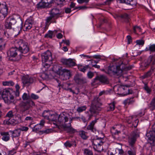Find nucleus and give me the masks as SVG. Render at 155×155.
<instances>
[{
	"label": "nucleus",
	"mask_w": 155,
	"mask_h": 155,
	"mask_svg": "<svg viewBox=\"0 0 155 155\" xmlns=\"http://www.w3.org/2000/svg\"><path fill=\"white\" fill-rule=\"evenodd\" d=\"M48 120L50 121H55L58 118V122L59 124L58 128L59 129L63 128L68 132L74 133L75 130L71 127L72 120L70 118L69 115L65 113L61 114L58 117L56 114H51Z\"/></svg>",
	"instance_id": "obj_1"
},
{
	"label": "nucleus",
	"mask_w": 155,
	"mask_h": 155,
	"mask_svg": "<svg viewBox=\"0 0 155 155\" xmlns=\"http://www.w3.org/2000/svg\"><path fill=\"white\" fill-rule=\"evenodd\" d=\"M22 22L20 17L18 18L14 17L9 18H6L5 23V27L9 29H13L19 33L20 31L22 28Z\"/></svg>",
	"instance_id": "obj_2"
},
{
	"label": "nucleus",
	"mask_w": 155,
	"mask_h": 155,
	"mask_svg": "<svg viewBox=\"0 0 155 155\" xmlns=\"http://www.w3.org/2000/svg\"><path fill=\"white\" fill-rule=\"evenodd\" d=\"M14 95V92H11L8 89L0 88V98H2L8 104H15Z\"/></svg>",
	"instance_id": "obj_3"
},
{
	"label": "nucleus",
	"mask_w": 155,
	"mask_h": 155,
	"mask_svg": "<svg viewBox=\"0 0 155 155\" xmlns=\"http://www.w3.org/2000/svg\"><path fill=\"white\" fill-rule=\"evenodd\" d=\"M43 62V70L46 71V69L48 68L52 64V58L51 52L48 50L46 52L41 55Z\"/></svg>",
	"instance_id": "obj_4"
},
{
	"label": "nucleus",
	"mask_w": 155,
	"mask_h": 155,
	"mask_svg": "<svg viewBox=\"0 0 155 155\" xmlns=\"http://www.w3.org/2000/svg\"><path fill=\"white\" fill-rule=\"evenodd\" d=\"M100 99L97 97H95L92 101L91 106L90 109L91 114L90 115L89 118H91L95 114H98L99 111L101 110L100 106L101 104L99 101Z\"/></svg>",
	"instance_id": "obj_5"
},
{
	"label": "nucleus",
	"mask_w": 155,
	"mask_h": 155,
	"mask_svg": "<svg viewBox=\"0 0 155 155\" xmlns=\"http://www.w3.org/2000/svg\"><path fill=\"white\" fill-rule=\"evenodd\" d=\"M35 105L34 102L32 100L23 101L20 104L21 111L22 113H29L31 107Z\"/></svg>",
	"instance_id": "obj_6"
},
{
	"label": "nucleus",
	"mask_w": 155,
	"mask_h": 155,
	"mask_svg": "<svg viewBox=\"0 0 155 155\" xmlns=\"http://www.w3.org/2000/svg\"><path fill=\"white\" fill-rule=\"evenodd\" d=\"M25 49H10L7 52V55L9 57L8 60L12 61L16 60L15 57L18 55H20L19 52H21Z\"/></svg>",
	"instance_id": "obj_7"
},
{
	"label": "nucleus",
	"mask_w": 155,
	"mask_h": 155,
	"mask_svg": "<svg viewBox=\"0 0 155 155\" xmlns=\"http://www.w3.org/2000/svg\"><path fill=\"white\" fill-rule=\"evenodd\" d=\"M139 136V132L135 130L131 134L128 138V142L129 144V148H135L134 144L136 140V138Z\"/></svg>",
	"instance_id": "obj_8"
},
{
	"label": "nucleus",
	"mask_w": 155,
	"mask_h": 155,
	"mask_svg": "<svg viewBox=\"0 0 155 155\" xmlns=\"http://www.w3.org/2000/svg\"><path fill=\"white\" fill-rule=\"evenodd\" d=\"M103 139L101 138H98L95 139L93 141V148L96 151L100 152L103 150L102 145L103 144Z\"/></svg>",
	"instance_id": "obj_9"
},
{
	"label": "nucleus",
	"mask_w": 155,
	"mask_h": 155,
	"mask_svg": "<svg viewBox=\"0 0 155 155\" xmlns=\"http://www.w3.org/2000/svg\"><path fill=\"white\" fill-rule=\"evenodd\" d=\"M98 81L104 84H107L109 82L108 79L106 76L104 75H99L97 76L94 79L92 82V84L94 85L97 84Z\"/></svg>",
	"instance_id": "obj_10"
},
{
	"label": "nucleus",
	"mask_w": 155,
	"mask_h": 155,
	"mask_svg": "<svg viewBox=\"0 0 155 155\" xmlns=\"http://www.w3.org/2000/svg\"><path fill=\"white\" fill-rule=\"evenodd\" d=\"M146 138L151 146L155 145V132L154 131H147L146 134Z\"/></svg>",
	"instance_id": "obj_11"
},
{
	"label": "nucleus",
	"mask_w": 155,
	"mask_h": 155,
	"mask_svg": "<svg viewBox=\"0 0 155 155\" xmlns=\"http://www.w3.org/2000/svg\"><path fill=\"white\" fill-rule=\"evenodd\" d=\"M58 75L63 80H67L71 77V73L68 70L62 68Z\"/></svg>",
	"instance_id": "obj_12"
},
{
	"label": "nucleus",
	"mask_w": 155,
	"mask_h": 155,
	"mask_svg": "<svg viewBox=\"0 0 155 155\" xmlns=\"http://www.w3.org/2000/svg\"><path fill=\"white\" fill-rule=\"evenodd\" d=\"M8 10L7 5L5 2H4L2 5L0 11V19H3L7 15Z\"/></svg>",
	"instance_id": "obj_13"
},
{
	"label": "nucleus",
	"mask_w": 155,
	"mask_h": 155,
	"mask_svg": "<svg viewBox=\"0 0 155 155\" xmlns=\"http://www.w3.org/2000/svg\"><path fill=\"white\" fill-rule=\"evenodd\" d=\"M53 2L54 0H41V2L38 4V8H45L50 7Z\"/></svg>",
	"instance_id": "obj_14"
},
{
	"label": "nucleus",
	"mask_w": 155,
	"mask_h": 155,
	"mask_svg": "<svg viewBox=\"0 0 155 155\" xmlns=\"http://www.w3.org/2000/svg\"><path fill=\"white\" fill-rule=\"evenodd\" d=\"M61 62L67 67H71L76 64L74 60L72 59H68L63 58L61 59Z\"/></svg>",
	"instance_id": "obj_15"
},
{
	"label": "nucleus",
	"mask_w": 155,
	"mask_h": 155,
	"mask_svg": "<svg viewBox=\"0 0 155 155\" xmlns=\"http://www.w3.org/2000/svg\"><path fill=\"white\" fill-rule=\"evenodd\" d=\"M35 80V78H32L29 76H26L23 78V83L25 84L29 85L32 83Z\"/></svg>",
	"instance_id": "obj_16"
},
{
	"label": "nucleus",
	"mask_w": 155,
	"mask_h": 155,
	"mask_svg": "<svg viewBox=\"0 0 155 155\" xmlns=\"http://www.w3.org/2000/svg\"><path fill=\"white\" fill-rule=\"evenodd\" d=\"M117 66H112L111 67H109L108 70L112 72L114 74H117L119 75L121 74V71L119 70L118 68H117Z\"/></svg>",
	"instance_id": "obj_17"
},
{
	"label": "nucleus",
	"mask_w": 155,
	"mask_h": 155,
	"mask_svg": "<svg viewBox=\"0 0 155 155\" xmlns=\"http://www.w3.org/2000/svg\"><path fill=\"white\" fill-rule=\"evenodd\" d=\"M33 21L32 19H28L25 22L24 27L25 28V31H27L30 29L32 26Z\"/></svg>",
	"instance_id": "obj_18"
},
{
	"label": "nucleus",
	"mask_w": 155,
	"mask_h": 155,
	"mask_svg": "<svg viewBox=\"0 0 155 155\" xmlns=\"http://www.w3.org/2000/svg\"><path fill=\"white\" fill-rule=\"evenodd\" d=\"M50 13L55 17L56 18H57L61 14L59 10L57 8L51 9L50 11Z\"/></svg>",
	"instance_id": "obj_19"
},
{
	"label": "nucleus",
	"mask_w": 155,
	"mask_h": 155,
	"mask_svg": "<svg viewBox=\"0 0 155 155\" xmlns=\"http://www.w3.org/2000/svg\"><path fill=\"white\" fill-rule=\"evenodd\" d=\"M155 67L154 66H152L150 69L142 76L143 78H145L150 77L152 74L155 71Z\"/></svg>",
	"instance_id": "obj_20"
},
{
	"label": "nucleus",
	"mask_w": 155,
	"mask_h": 155,
	"mask_svg": "<svg viewBox=\"0 0 155 155\" xmlns=\"http://www.w3.org/2000/svg\"><path fill=\"white\" fill-rule=\"evenodd\" d=\"M1 135L2 136V139L4 141H7L10 139V135L9 132H2L0 133Z\"/></svg>",
	"instance_id": "obj_21"
},
{
	"label": "nucleus",
	"mask_w": 155,
	"mask_h": 155,
	"mask_svg": "<svg viewBox=\"0 0 155 155\" xmlns=\"http://www.w3.org/2000/svg\"><path fill=\"white\" fill-rule=\"evenodd\" d=\"M9 132L12 134V137H16L19 136L21 133L20 130L19 128L14 131L9 130Z\"/></svg>",
	"instance_id": "obj_22"
},
{
	"label": "nucleus",
	"mask_w": 155,
	"mask_h": 155,
	"mask_svg": "<svg viewBox=\"0 0 155 155\" xmlns=\"http://www.w3.org/2000/svg\"><path fill=\"white\" fill-rule=\"evenodd\" d=\"M62 69V68L58 64L54 65L52 68V71L58 74H59Z\"/></svg>",
	"instance_id": "obj_23"
},
{
	"label": "nucleus",
	"mask_w": 155,
	"mask_h": 155,
	"mask_svg": "<svg viewBox=\"0 0 155 155\" xmlns=\"http://www.w3.org/2000/svg\"><path fill=\"white\" fill-rule=\"evenodd\" d=\"M96 122V120L92 121L87 127V129L90 130L93 132L96 131V129L94 127V126Z\"/></svg>",
	"instance_id": "obj_24"
},
{
	"label": "nucleus",
	"mask_w": 155,
	"mask_h": 155,
	"mask_svg": "<svg viewBox=\"0 0 155 155\" xmlns=\"http://www.w3.org/2000/svg\"><path fill=\"white\" fill-rule=\"evenodd\" d=\"M79 134L80 137L84 140H87L88 137L87 133L83 130L79 131Z\"/></svg>",
	"instance_id": "obj_25"
},
{
	"label": "nucleus",
	"mask_w": 155,
	"mask_h": 155,
	"mask_svg": "<svg viewBox=\"0 0 155 155\" xmlns=\"http://www.w3.org/2000/svg\"><path fill=\"white\" fill-rule=\"evenodd\" d=\"M19 46L18 48H28V44L27 42L20 41L19 42Z\"/></svg>",
	"instance_id": "obj_26"
},
{
	"label": "nucleus",
	"mask_w": 155,
	"mask_h": 155,
	"mask_svg": "<svg viewBox=\"0 0 155 155\" xmlns=\"http://www.w3.org/2000/svg\"><path fill=\"white\" fill-rule=\"evenodd\" d=\"M134 102V97H132L130 98L127 99L125 100L124 101V104L125 105L130 104H133Z\"/></svg>",
	"instance_id": "obj_27"
},
{
	"label": "nucleus",
	"mask_w": 155,
	"mask_h": 155,
	"mask_svg": "<svg viewBox=\"0 0 155 155\" xmlns=\"http://www.w3.org/2000/svg\"><path fill=\"white\" fill-rule=\"evenodd\" d=\"M153 59V57L152 56H150L148 58V59L146 61H145L144 63L143 64V66L145 67H146L148 66L151 62L152 61Z\"/></svg>",
	"instance_id": "obj_28"
},
{
	"label": "nucleus",
	"mask_w": 155,
	"mask_h": 155,
	"mask_svg": "<svg viewBox=\"0 0 155 155\" xmlns=\"http://www.w3.org/2000/svg\"><path fill=\"white\" fill-rule=\"evenodd\" d=\"M51 114L50 111L49 110H45L42 114V116L46 119L48 120Z\"/></svg>",
	"instance_id": "obj_29"
},
{
	"label": "nucleus",
	"mask_w": 155,
	"mask_h": 155,
	"mask_svg": "<svg viewBox=\"0 0 155 155\" xmlns=\"http://www.w3.org/2000/svg\"><path fill=\"white\" fill-rule=\"evenodd\" d=\"M22 99L24 101H28L29 100H31V99L30 96L29 94L26 93H24L22 96Z\"/></svg>",
	"instance_id": "obj_30"
},
{
	"label": "nucleus",
	"mask_w": 155,
	"mask_h": 155,
	"mask_svg": "<svg viewBox=\"0 0 155 155\" xmlns=\"http://www.w3.org/2000/svg\"><path fill=\"white\" fill-rule=\"evenodd\" d=\"M40 125L37 124L35 125L33 127L32 131L34 132H37L38 131L41 132L40 130L42 128V126Z\"/></svg>",
	"instance_id": "obj_31"
},
{
	"label": "nucleus",
	"mask_w": 155,
	"mask_h": 155,
	"mask_svg": "<svg viewBox=\"0 0 155 155\" xmlns=\"http://www.w3.org/2000/svg\"><path fill=\"white\" fill-rule=\"evenodd\" d=\"M130 150H128L127 153V155H136V148H130Z\"/></svg>",
	"instance_id": "obj_32"
},
{
	"label": "nucleus",
	"mask_w": 155,
	"mask_h": 155,
	"mask_svg": "<svg viewBox=\"0 0 155 155\" xmlns=\"http://www.w3.org/2000/svg\"><path fill=\"white\" fill-rule=\"evenodd\" d=\"M64 145L66 147H71L72 146L74 145L75 147L76 146V144L75 141L70 143L69 141H67L64 143Z\"/></svg>",
	"instance_id": "obj_33"
},
{
	"label": "nucleus",
	"mask_w": 155,
	"mask_h": 155,
	"mask_svg": "<svg viewBox=\"0 0 155 155\" xmlns=\"http://www.w3.org/2000/svg\"><path fill=\"white\" fill-rule=\"evenodd\" d=\"M88 65L86 66H82L80 65H78V69L81 71L84 72L88 68Z\"/></svg>",
	"instance_id": "obj_34"
},
{
	"label": "nucleus",
	"mask_w": 155,
	"mask_h": 155,
	"mask_svg": "<svg viewBox=\"0 0 155 155\" xmlns=\"http://www.w3.org/2000/svg\"><path fill=\"white\" fill-rule=\"evenodd\" d=\"M52 32H52V31H48V33L45 35V38H52L54 36Z\"/></svg>",
	"instance_id": "obj_35"
},
{
	"label": "nucleus",
	"mask_w": 155,
	"mask_h": 155,
	"mask_svg": "<svg viewBox=\"0 0 155 155\" xmlns=\"http://www.w3.org/2000/svg\"><path fill=\"white\" fill-rule=\"evenodd\" d=\"M126 65L123 63H121L120 65L117 66V68H118L119 70H121V74L123 71H124Z\"/></svg>",
	"instance_id": "obj_36"
},
{
	"label": "nucleus",
	"mask_w": 155,
	"mask_h": 155,
	"mask_svg": "<svg viewBox=\"0 0 155 155\" xmlns=\"http://www.w3.org/2000/svg\"><path fill=\"white\" fill-rule=\"evenodd\" d=\"M111 132L113 134L116 135L120 133V131L115 129V128L114 127H112L110 130Z\"/></svg>",
	"instance_id": "obj_37"
},
{
	"label": "nucleus",
	"mask_w": 155,
	"mask_h": 155,
	"mask_svg": "<svg viewBox=\"0 0 155 155\" xmlns=\"http://www.w3.org/2000/svg\"><path fill=\"white\" fill-rule=\"evenodd\" d=\"M14 83L12 81H5L3 82V85L6 86H13L14 85Z\"/></svg>",
	"instance_id": "obj_38"
},
{
	"label": "nucleus",
	"mask_w": 155,
	"mask_h": 155,
	"mask_svg": "<svg viewBox=\"0 0 155 155\" xmlns=\"http://www.w3.org/2000/svg\"><path fill=\"white\" fill-rule=\"evenodd\" d=\"M136 45L143 46L144 43V41L143 40L140 39L136 41Z\"/></svg>",
	"instance_id": "obj_39"
},
{
	"label": "nucleus",
	"mask_w": 155,
	"mask_h": 155,
	"mask_svg": "<svg viewBox=\"0 0 155 155\" xmlns=\"http://www.w3.org/2000/svg\"><path fill=\"white\" fill-rule=\"evenodd\" d=\"M133 29L134 30V32L135 33H136L137 31H138L140 32L141 31V28L139 26H137V25L134 26L133 27Z\"/></svg>",
	"instance_id": "obj_40"
},
{
	"label": "nucleus",
	"mask_w": 155,
	"mask_h": 155,
	"mask_svg": "<svg viewBox=\"0 0 155 155\" xmlns=\"http://www.w3.org/2000/svg\"><path fill=\"white\" fill-rule=\"evenodd\" d=\"M52 131L51 129H48L43 130L41 131L42 134H46L51 133Z\"/></svg>",
	"instance_id": "obj_41"
},
{
	"label": "nucleus",
	"mask_w": 155,
	"mask_h": 155,
	"mask_svg": "<svg viewBox=\"0 0 155 155\" xmlns=\"http://www.w3.org/2000/svg\"><path fill=\"white\" fill-rule=\"evenodd\" d=\"M86 108L87 107L85 106L79 107H78V112H81L85 110Z\"/></svg>",
	"instance_id": "obj_42"
},
{
	"label": "nucleus",
	"mask_w": 155,
	"mask_h": 155,
	"mask_svg": "<svg viewBox=\"0 0 155 155\" xmlns=\"http://www.w3.org/2000/svg\"><path fill=\"white\" fill-rule=\"evenodd\" d=\"M84 152L86 155H93L92 151L87 149H84Z\"/></svg>",
	"instance_id": "obj_43"
},
{
	"label": "nucleus",
	"mask_w": 155,
	"mask_h": 155,
	"mask_svg": "<svg viewBox=\"0 0 155 155\" xmlns=\"http://www.w3.org/2000/svg\"><path fill=\"white\" fill-rule=\"evenodd\" d=\"M120 17L122 18L126 19L127 22L129 21V16L127 14H124L123 15H121Z\"/></svg>",
	"instance_id": "obj_44"
},
{
	"label": "nucleus",
	"mask_w": 155,
	"mask_h": 155,
	"mask_svg": "<svg viewBox=\"0 0 155 155\" xmlns=\"http://www.w3.org/2000/svg\"><path fill=\"white\" fill-rule=\"evenodd\" d=\"M123 151L121 149H118L117 151L114 153V155H123Z\"/></svg>",
	"instance_id": "obj_45"
},
{
	"label": "nucleus",
	"mask_w": 155,
	"mask_h": 155,
	"mask_svg": "<svg viewBox=\"0 0 155 155\" xmlns=\"http://www.w3.org/2000/svg\"><path fill=\"white\" fill-rule=\"evenodd\" d=\"M134 117L133 116H130L127 117L126 118V120L128 124H131V122H132L133 119Z\"/></svg>",
	"instance_id": "obj_46"
},
{
	"label": "nucleus",
	"mask_w": 155,
	"mask_h": 155,
	"mask_svg": "<svg viewBox=\"0 0 155 155\" xmlns=\"http://www.w3.org/2000/svg\"><path fill=\"white\" fill-rule=\"evenodd\" d=\"M9 121L8 122H9L11 124H13V125H15L18 123V121L14 119H12L11 120L9 119Z\"/></svg>",
	"instance_id": "obj_47"
},
{
	"label": "nucleus",
	"mask_w": 155,
	"mask_h": 155,
	"mask_svg": "<svg viewBox=\"0 0 155 155\" xmlns=\"http://www.w3.org/2000/svg\"><path fill=\"white\" fill-rule=\"evenodd\" d=\"M86 82V81L85 79L78 78V84H83Z\"/></svg>",
	"instance_id": "obj_48"
},
{
	"label": "nucleus",
	"mask_w": 155,
	"mask_h": 155,
	"mask_svg": "<svg viewBox=\"0 0 155 155\" xmlns=\"http://www.w3.org/2000/svg\"><path fill=\"white\" fill-rule=\"evenodd\" d=\"M114 107L115 105L114 103L110 104L108 107V108H109V110L110 111L114 110Z\"/></svg>",
	"instance_id": "obj_49"
},
{
	"label": "nucleus",
	"mask_w": 155,
	"mask_h": 155,
	"mask_svg": "<svg viewBox=\"0 0 155 155\" xmlns=\"http://www.w3.org/2000/svg\"><path fill=\"white\" fill-rule=\"evenodd\" d=\"M144 88L145 90L148 93H150L151 92V90L147 86V84H145Z\"/></svg>",
	"instance_id": "obj_50"
},
{
	"label": "nucleus",
	"mask_w": 155,
	"mask_h": 155,
	"mask_svg": "<svg viewBox=\"0 0 155 155\" xmlns=\"http://www.w3.org/2000/svg\"><path fill=\"white\" fill-rule=\"evenodd\" d=\"M30 97L34 100H37L39 98V96L34 94H31Z\"/></svg>",
	"instance_id": "obj_51"
},
{
	"label": "nucleus",
	"mask_w": 155,
	"mask_h": 155,
	"mask_svg": "<svg viewBox=\"0 0 155 155\" xmlns=\"http://www.w3.org/2000/svg\"><path fill=\"white\" fill-rule=\"evenodd\" d=\"M50 16L47 17L46 19V22L48 23L50 22L53 18H55L50 13Z\"/></svg>",
	"instance_id": "obj_52"
},
{
	"label": "nucleus",
	"mask_w": 155,
	"mask_h": 155,
	"mask_svg": "<svg viewBox=\"0 0 155 155\" xmlns=\"http://www.w3.org/2000/svg\"><path fill=\"white\" fill-rule=\"evenodd\" d=\"M64 1L65 0H54V2L58 5L62 4Z\"/></svg>",
	"instance_id": "obj_53"
},
{
	"label": "nucleus",
	"mask_w": 155,
	"mask_h": 155,
	"mask_svg": "<svg viewBox=\"0 0 155 155\" xmlns=\"http://www.w3.org/2000/svg\"><path fill=\"white\" fill-rule=\"evenodd\" d=\"M6 117H13V112L12 111H9L6 114Z\"/></svg>",
	"instance_id": "obj_54"
},
{
	"label": "nucleus",
	"mask_w": 155,
	"mask_h": 155,
	"mask_svg": "<svg viewBox=\"0 0 155 155\" xmlns=\"http://www.w3.org/2000/svg\"><path fill=\"white\" fill-rule=\"evenodd\" d=\"M150 50L151 52H154L155 53V55L153 58L154 61H152V65H155V49H149Z\"/></svg>",
	"instance_id": "obj_55"
},
{
	"label": "nucleus",
	"mask_w": 155,
	"mask_h": 155,
	"mask_svg": "<svg viewBox=\"0 0 155 155\" xmlns=\"http://www.w3.org/2000/svg\"><path fill=\"white\" fill-rule=\"evenodd\" d=\"M109 93V92L107 91H101L99 93V96H101L103 94H107Z\"/></svg>",
	"instance_id": "obj_56"
},
{
	"label": "nucleus",
	"mask_w": 155,
	"mask_h": 155,
	"mask_svg": "<svg viewBox=\"0 0 155 155\" xmlns=\"http://www.w3.org/2000/svg\"><path fill=\"white\" fill-rule=\"evenodd\" d=\"M94 74L93 72L91 71H89L87 74V75L88 78H91L94 76Z\"/></svg>",
	"instance_id": "obj_57"
},
{
	"label": "nucleus",
	"mask_w": 155,
	"mask_h": 155,
	"mask_svg": "<svg viewBox=\"0 0 155 155\" xmlns=\"http://www.w3.org/2000/svg\"><path fill=\"white\" fill-rule=\"evenodd\" d=\"M75 3H74L73 2H71V4L70 5V6L71 8H73V10H74L75 9H77V7H76L74 8L75 7Z\"/></svg>",
	"instance_id": "obj_58"
},
{
	"label": "nucleus",
	"mask_w": 155,
	"mask_h": 155,
	"mask_svg": "<svg viewBox=\"0 0 155 155\" xmlns=\"http://www.w3.org/2000/svg\"><path fill=\"white\" fill-rule=\"evenodd\" d=\"M19 129L20 130L21 132V131H26L28 130V128L27 127H23L19 128Z\"/></svg>",
	"instance_id": "obj_59"
},
{
	"label": "nucleus",
	"mask_w": 155,
	"mask_h": 155,
	"mask_svg": "<svg viewBox=\"0 0 155 155\" xmlns=\"http://www.w3.org/2000/svg\"><path fill=\"white\" fill-rule=\"evenodd\" d=\"M133 67V66H127L126 65L124 71H127L130 70Z\"/></svg>",
	"instance_id": "obj_60"
},
{
	"label": "nucleus",
	"mask_w": 155,
	"mask_h": 155,
	"mask_svg": "<svg viewBox=\"0 0 155 155\" xmlns=\"http://www.w3.org/2000/svg\"><path fill=\"white\" fill-rule=\"evenodd\" d=\"M127 38V43L130 44L132 41L131 37L130 35H128Z\"/></svg>",
	"instance_id": "obj_61"
},
{
	"label": "nucleus",
	"mask_w": 155,
	"mask_h": 155,
	"mask_svg": "<svg viewBox=\"0 0 155 155\" xmlns=\"http://www.w3.org/2000/svg\"><path fill=\"white\" fill-rule=\"evenodd\" d=\"M138 121L137 119L135 120V121L133 123V126L134 127H137L138 125Z\"/></svg>",
	"instance_id": "obj_62"
},
{
	"label": "nucleus",
	"mask_w": 155,
	"mask_h": 155,
	"mask_svg": "<svg viewBox=\"0 0 155 155\" xmlns=\"http://www.w3.org/2000/svg\"><path fill=\"white\" fill-rule=\"evenodd\" d=\"M87 7L85 5L78 6V10L86 9Z\"/></svg>",
	"instance_id": "obj_63"
},
{
	"label": "nucleus",
	"mask_w": 155,
	"mask_h": 155,
	"mask_svg": "<svg viewBox=\"0 0 155 155\" xmlns=\"http://www.w3.org/2000/svg\"><path fill=\"white\" fill-rule=\"evenodd\" d=\"M25 120L27 121H31L33 120V118L30 117H27L25 119Z\"/></svg>",
	"instance_id": "obj_64"
}]
</instances>
